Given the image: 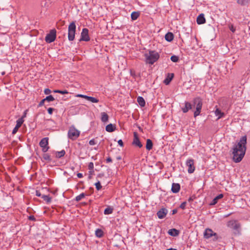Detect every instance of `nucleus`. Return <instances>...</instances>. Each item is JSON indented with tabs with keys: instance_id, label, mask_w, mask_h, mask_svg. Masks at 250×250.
<instances>
[{
	"instance_id": "nucleus-1",
	"label": "nucleus",
	"mask_w": 250,
	"mask_h": 250,
	"mask_svg": "<svg viewBox=\"0 0 250 250\" xmlns=\"http://www.w3.org/2000/svg\"><path fill=\"white\" fill-rule=\"evenodd\" d=\"M247 137L243 136L237 145L233 147V160L236 163L240 162L244 157L246 151Z\"/></svg>"
},
{
	"instance_id": "nucleus-2",
	"label": "nucleus",
	"mask_w": 250,
	"mask_h": 250,
	"mask_svg": "<svg viewBox=\"0 0 250 250\" xmlns=\"http://www.w3.org/2000/svg\"><path fill=\"white\" fill-rule=\"evenodd\" d=\"M146 63L153 64L159 58L160 55L155 51H149L148 53L145 54Z\"/></svg>"
},
{
	"instance_id": "nucleus-3",
	"label": "nucleus",
	"mask_w": 250,
	"mask_h": 250,
	"mask_svg": "<svg viewBox=\"0 0 250 250\" xmlns=\"http://www.w3.org/2000/svg\"><path fill=\"white\" fill-rule=\"evenodd\" d=\"M193 103L194 106L196 107V110L194 113V117L199 115L201 113L203 103L202 100L200 97H196L193 99Z\"/></svg>"
},
{
	"instance_id": "nucleus-4",
	"label": "nucleus",
	"mask_w": 250,
	"mask_h": 250,
	"mask_svg": "<svg viewBox=\"0 0 250 250\" xmlns=\"http://www.w3.org/2000/svg\"><path fill=\"white\" fill-rule=\"evenodd\" d=\"M76 29V26L75 25V22L74 21H72L69 25L68 29V38L70 41H72L75 39Z\"/></svg>"
},
{
	"instance_id": "nucleus-5",
	"label": "nucleus",
	"mask_w": 250,
	"mask_h": 250,
	"mask_svg": "<svg viewBox=\"0 0 250 250\" xmlns=\"http://www.w3.org/2000/svg\"><path fill=\"white\" fill-rule=\"evenodd\" d=\"M80 134V132L78 129L73 126H71L69 129L68 136L70 139L75 140L79 137Z\"/></svg>"
},
{
	"instance_id": "nucleus-6",
	"label": "nucleus",
	"mask_w": 250,
	"mask_h": 250,
	"mask_svg": "<svg viewBox=\"0 0 250 250\" xmlns=\"http://www.w3.org/2000/svg\"><path fill=\"white\" fill-rule=\"evenodd\" d=\"M56 38V30L52 29L49 33L47 34L45 37V40L47 43H51L54 42Z\"/></svg>"
},
{
	"instance_id": "nucleus-7",
	"label": "nucleus",
	"mask_w": 250,
	"mask_h": 250,
	"mask_svg": "<svg viewBox=\"0 0 250 250\" xmlns=\"http://www.w3.org/2000/svg\"><path fill=\"white\" fill-rule=\"evenodd\" d=\"M204 237L206 239H208L212 236H213V240L216 241L218 239V235L216 233L214 232L211 229H207L204 233Z\"/></svg>"
},
{
	"instance_id": "nucleus-8",
	"label": "nucleus",
	"mask_w": 250,
	"mask_h": 250,
	"mask_svg": "<svg viewBox=\"0 0 250 250\" xmlns=\"http://www.w3.org/2000/svg\"><path fill=\"white\" fill-rule=\"evenodd\" d=\"M48 138L47 137L43 138L39 143L40 146L42 147V151L43 152H46L49 148V146H48Z\"/></svg>"
},
{
	"instance_id": "nucleus-9",
	"label": "nucleus",
	"mask_w": 250,
	"mask_h": 250,
	"mask_svg": "<svg viewBox=\"0 0 250 250\" xmlns=\"http://www.w3.org/2000/svg\"><path fill=\"white\" fill-rule=\"evenodd\" d=\"M88 30L87 28H83L81 35L80 41L88 42L90 41V37L88 34Z\"/></svg>"
},
{
	"instance_id": "nucleus-10",
	"label": "nucleus",
	"mask_w": 250,
	"mask_h": 250,
	"mask_svg": "<svg viewBox=\"0 0 250 250\" xmlns=\"http://www.w3.org/2000/svg\"><path fill=\"white\" fill-rule=\"evenodd\" d=\"M194 163V160L192 159H188L186 162V165L188 167V171L189 173H192L195 170Z\"/></svg>"
},
{
	"instance_id": "nucleus-11",
	"label": "nucleus",
	"mask_w": 250,
	"mask_h": 250,
	"mask_svg": "<svg viewBox=\"0 0 250 250\" xmlns=\"http://www.w3.org/2000/svg\"><path fill=\"white\" fill-rule=\"evenodd\" d=\"M227 226L228 227L235 230H238L240 228V224L236 220H231L228 222Z\"/></svg>"
},
{
	"instance_id": "nucleus-12",
	"label": "nucleus",
	"mask_w": 250,
	"mask_h": 250,
	"mask_svg": "<svg viewBox=\"0 0 250 250\" xmlns=\"http://www.w3.org/2000/svg\"><path fill=\"white\" fill-rule=\"evenodd\" d=\"M133 137H134V138H133L132 144L136 146H138L139 148L142 147L143 145L140 141L137 132H134Z\"/></svg>"
},
{
	"instance_id": "nucleus-13",
	"label": "nucleus",
	"mask_w": 250,
	"mask_h": 250,
	"mask_svg": "<svg viewBox=\"0 0 250 250\" xmlns=\"http://www.w3.org/2000/svg\"><path fill=\"white\" fill-rule=\"evenodd\" d=\"M23 122H24V120L22 119V118H21L17 121V122H16L17 124H16V126L14 127V128L13 129V130L12 131L13 134H15L17 132L18 129L21 126Z\"/></svg>"
},
{
	"instance_id": "nucleus-14",
	"label": "nucleus",
	"mask_w": 250,
	"mask_h": 250,
	"mask_svg": "<svg viewBox=\"0 0 250 250\" xmlns=\"http://www.w3.org/2000/svg\"><path fill=\"white\" fill-rule=\"evenodd\" d=\"M167 213V209L165 208H162L157 212V215L159 219H163L166 217Z\"/></svg>"
},
{
	"instance_id": "nucleus-15",
	"label": "nucleus",
	"mask_w": 250,
	"mask_h": 250,
	"mask_svg": "<svg viewBox=\"0 0 250 250\" xmlns=\"http://www.w3.org/2000/svg\"><path fill=\"white\" fill-rule=\"evenodd\" d=\"M192 108V104L188 102H185V106L182 108V110L184 113H187L189 110Z\"/></svg>"
},
{
	"instance_id": "nucleus-16",
	"label": "nucleus",
	"mask_w": 250,
	"mask_h": 250,
	"mask_svg": "<svg viewBox=\"0 0 250 250\" xmlns=\"http://www.w3.org/2000/svg\"><path fill=\"white\" fill-rule=\"evenodd\" d=\"M196 21L198 24H202L206 22V19L203 14H201L197 17Z\"/></svg>"
},
{
	"instance_id": "nucleus-17",
	"label": "nucleus",
	"mask_w": 250,
	"mask_h": 250,
	"mask_svg": "<svg viewBox=\"0 0 250 250\" xmlns=\"http://www.w3.org/2000/svg\"><path fill=\"white\" fill-rule=\"evenodd\" d=\"M215 115L216 116H218L217 120L220 119V118L223 117L225 116V113L221 111L220 109L216 106V109L214 111Z\"/></svg>"
},
{
	"instance_id": "nucleus-18",
	"label": "nucleus",
	"mask_w": 250,
	"mask_h": 250,
	"mask_svg": "<svg viewBox=\"0 0 250 250\" xmlns=\"http://www.w3.org/2000/svg\"><path fill=\"white\" fill-rule=\"evenodd\" d=\"M174 77V74L173 73H168L167 76V78L165 79V80L164 81V83L166 84H168L171 81V80L173 79Z\"/></svg>"
},
{
	"instance_id": "nucleus-19",
	"label": "nucleus",
	"mask_w": 250,
	"mask_h": 250,
	"mask_svg": "<svg viewBox=\"0 0 250 250\" xmlns=\"http://www.w3.org/2000/svg\"><path fill=\"white\" fill-rule=\"evenodd\" d=\"M180 189V185L178 183H173L171 188V191L173 193H177Z\"/></svg>"
},
{
	"instance_id": "nucleus-20",
	"label": "nucleus",
	"mask_w": 250,
	"mask_h": 250,
	"mask_svg": "<svg viewBox=\"0 0 250 250\" xmlns=\"http://www.w3.org/2000/svg\"><path fill=\"white\" fill-rule=\"evenodd\" d=\"M116 129L115 125H112V124H110L106 126L105 130L106 131L108 132H112L115 131Z\"/></svg>"
},
{
	"instance_id": "nucleus-21",
	"label": "nucleus",
	"mask_w": 250,
	"mask_h": 250,
	"mask_svg": "<svg viewBox=\"0 0 250 250\" xmlns=\"http://www.w3.org/2000/svg\"><path fill=\"white\" fill-rule=\"evenodd\" d=\"M168 233L172 236H176L179 235V231L175 229H170L168 230Z\"/></svg>"
},
{
	"instance_id": "nucleus-22",
	"label": "nucleus",
	"mask_w": 250,
	"mask_h": 250,
	"mask_svg": "<svg viewBox=\"0 0 250 250\" xmlns=\"http://www.w3.org/2000/svg\"><path fill=\"white\" fill-rule=\"evenodd\" d=\"M224 195L223 194H220L213 199L210 203V205H214L218 202L219 199H220L223 197Z\"/></svg>"
},
{
	"instance_id": "nucleus-23",
	"label": "nucleus",
	"mask_w": 250,
	"mask_h": 250,
	"mask_svg": "<svg viewBox=\"0 0 250 250\" xmlns=\"http://www.w3.org/2000/svg\"><path fill=\"white\" fill-rule=\"evenodd\" d=\"M137 102L141 107H144L146 105L145 101L142 97L139 96L137 98Z\"/></svg>"
},
{
	"instance_id": "nucleus-24",
	"label": "nucleus",
	"mask_w": 250,
	"mask_h": 250,
	"mask_svg": "<svg viewBox=\"0 0 250 250\" xmlns=\"http://www.w3.org/2000/svg\"><path fill=\"white\" fill-rule=\"evenodd\" d=\"M146 149L148 150H150L153 147V143L152 141L148 139L146 140Z\"/></svg>"
},
{
	"instance_id": "nucleus-25",
	"label": "nucleus",
	"mask_w": 250,
	"mask_h": 250,
	"mask_svg": "<svg viewBox=\"0 0 250 250\" xmlns=\"http://www.w3.org/2000/svg\"><path fill=\"white\" fill-rule=\"evenodd\" d=\"M140 15V12L139 11L133 12L131 14V18L133 21L137 20Z\"/></svg>"
},
{
	"instance_id": "nucleus-26",
	"label": "nucleus",
	"mask_w": 250,
	"mask_h": 250,
	"mask_svg": "<svg viewBox=\"0 0 250 250\" xmlns=\"http://www.w3.org/2000/svg\"><path fill=\"white\" fill-rule=\"evenodd\" d=\"M173 34L171 32H168L165 35V39L168 42H171L173 40Z\"/></svg>"
},
{
	"instance_id": "nucleus-27",
	"label": "nucleus",
	"mask_w": 250,
	"mask_h": 250,
	"mask_svg": "<svg viewBox=\"0 0 250 250\" xmlns=\"http://www.w3.org/2000/svg\"><path fill=\"white\" fill-rule=\"evenodd\" d=\"M102 117L101 120L103 122H106L108 120V116L105 112H102L101 113Z\"/></svg>"
},
{
	"instance_id": "nucleus-28",
	"label": "nucleus",
	"mask_w": 250,
	"mask_h": 250,
	"mask_svg": "<svg viewBox=\"0 0 250 250\" xmlns=\"http://www.w3.org/2000/svg\"><path fill=\"white\" fill-rule=\"evenodd\" d=\"M95 235L97 237L101 238L104 235V232L101 229H97L95 231Z\"/></svg>"
},
{
	"instance_id": "nucleus-29",
	"label": "nucleus",
	"mask_w": 250,
	"mask_h": 250,
	"mask_svg": "<svg viewBox=\"0 0 250 250\" xmlns=\"http://www.w3.org/2000/svg\"><path fill=\"white\" fill-rule=\"evenodd\" d=\"M65 154V152L64 150H62L61 151H57L56 152V157L60 158L63 157Z\"/></svg>"
},
{
	"instance_id": "nucleus-30",
	"label": "nucleus",
	"mask_w": 250,
	"mask_h": 250,
	"mask_svg": "<svg viewBox=\"0 0 250 250\" xmlns=\"http://www.w3.org/2000/svg\"><path fill=\"white\" fill-rule=\"evenodd\" d=\"M250 1V0H237V2L238 4L241 5H245L248 4Z\"/></svg>"
},
{
	"instance_id": "nucleus-31",
	"label": "nucleus",
	"mask_w": 250,
	"mask_h": 250,
	"mask_svg": "<svg viewBox=\"0 0 250 250\" xmlns=\"http://www.w3.org/2000/svg\"><path fill=\"white\" fill-rule=\"evenodd\" d=\"M86 100L93 103H97L99 102V100L98 99L88 96Z\"/></svg>"
},
{
	"instance_id": "nucleus-32",
	"label": "nucleus",
	"mask_w": 250,
	"mask_h": 250,
	"mask_svg": "<svg viewBox=\"0 0 250 250\" xmlns=\"http://www.w3.org/2000/svg\"><path fill=\"white\" fill-rule=\"evenodd\" d=\"M42 198L47 204L50 203L51 201V198L49 195H42Z\"/></svg>"
},
{
	"instance_id": "nucleus-33",
	"label": "nucleus",
	"mask_w": 250,
	"mask_h": 250,
	"mask_svg": "<svg viewBox=\"0 0 250 250\" xmlns=\"http://www.w3.org/2000/svg\"><path fill=\"white\" fill-rule=\"evenodd\" d=\"M113 208L110 207L106 208L104 210V214L105 215L110 214L112 213Z\"/></svg>"
},
{
	"instance_id": "nucleus-34",
	"label": "nucleus",
	"mask_w": 250,
	"mask_h": 250,
	"mask_svg": "<svg viewBox=\"0 0 250 250\" xmlns=\"http://www.w3.org/2000/svg\"><path fill=\"white\" fill-rule=\"evenodd\" d=\"M86 195L84 193H82L79 195L77 196L75 198V200L77 202H79L80 200H81L83 198H84L85 196Z\"/></svg>"
},
{
	"instance_id": "nucleus-35",
	"label": "nucleus",
	"mask_w": 250,
	"mask_h": 250,
	"mask_svg": "<svg viewBox=\"0 0 250 250\" xmlns=\"http://www.w3.org/2000/svg\"><path fill=\"white\" fill-rule=\"evenodd\" d=\"M42 157H43V159L46 160V161H51V159L50 158V155L48 154H47V153L43 154V155H42Z\"/></svg>"
},
{
	"instance_id": "nucleus-36",
	"label": "nucleus",
	"mask_w": 250,
	"mask_h": 250,
	"mask_svg": "<svg viewBox=\"0 0 250 250\" xmlns=\"http://www.w3.org/2000/svg\"><path fill=\"white\" fill-rule=\"evenodd\" d=\"M88 169L89 170H90V172H94V170H93V169H94V164H93V162H90L88 164Z\"/></svg>"
},
{
	"instance_id": "nucleus-37",
	"label": "nucleus",
	"mask_w": 250,
	"mask_h": 250,
	"mask_svg": "<svg viewBox=\"0 0 250 250\" xmlns=\"http://www.w3.org/2000/svg\"><path fill=\"white\" fill-rule=\"evenodd\" d=\"M54 92L55 93H60L61 94H65L68 93V92L66 90H55Z\"/></svg>"
},
{
	"instance_id": "nucleus-38",
	"label": "nucleus",
	"mask_w": 250,
	"mask_h": 250,
	"mask_svg": "<svg viewBox=\"0 0 250 250\" xmlns=\"http://www.w3.org/2000/svg\"><path fill=\"white\" fill-rule=\"evenodd\" d=\"M170 59L173 62H176L179 61V57L177 56L173 55L171 57Z\"/></svg>"
},
{
	"instance_id": "nucleus-39",
	"label": "nucleus",
	"mask_w": 250,
	"mask_h": 250,
	"mask_svg": "<svg viewBox=\"0 0 250 250\" xmlns=\"http://www.w3.org/2000/svg\"><path fill=\"white\" fill-rule=\"evenodd\" d=\"M95 185L97 190H100L102 189V187L100 181H98V182L96 183Z\"/></svg>"
},
{
	"instance_id": "nucleus-40",
	"label": "nucleus",
	"mask_w": 250,
	"mask_h": 250,
	"mask_svg": "<svg viewBox=\"0 0 250 250\" xmlns=\"http://www.w3.org/2000/svg\"><path fill=\"white\" fill-rule=\"evenodd\" d=\"M45 101H47L48 102L53 101L55 99L54 97L52 95H49L47 96L46 98H45Z\"/></svg>"
},
{
	"instance_id": "nucleus-41",
	"label": "nucleus",
	"mask_w": 250,
	"mask_h": 250,
	"mask_svg": "<svg viewBox=\"0 0 250 250\" xmlns=\"http://www.w3.org/2000/svg\"><path fill=\"white\" fill-rule=\"evenodd\" d=\"M79 188H84L83 182L81 181L78 183L77 185V188L78 189Z\"/></svg>"
},
{
	"instance_id": "nucleus-42",
	"label": "nucleus",
	"mask_w": 250,
	"mask_h": 250,
	"mask_svg": "<svg viewBox=\"0 0 250 250\" xmlns=\"http://www.w3.org/2000/svg\"><path fill=\"white\" fill-rule=\"evenodd\" d=\"M229 27L232 32L234 33L235 31V28L233 26L232 24H229Z\"/></svg>"
},
{
	"instance_id": "nucleus-43",
	"label": "nucleus",
	"mask_w": 250,
	"mask_h": 250,
	"mask_svg": "<svg viewBox=\"0 0 250 250\" xmlns=\"http://www.w3.org/2000/svg\"><path fill=\"white\" fill-rule=\"evenodd\" d=\"M89 144L90 146H93V145H95V144H96V142H95V139H93L90 140L89 142Z\"/></svg>"
},
{
	"instance_id": "nucleus-44",
	"label": "nucleus",
	"mask_w": 250,
	"mask_h": 250,
	"mask_svg": "<svg viewBox=\"0 0 250 250\" xmlns=\"http://www.w3.org/2000/svg\"><path fill=\"white\" fill-rule=\"evenodd\" d=\"M186 204H187L186 202H183V203L181 204V205H180V207L182 209H184L186 208Z\"/></svg>"
},
{
	"instance_id": "nucleus-45",
	"label": "nucleus",
	"mask_w": 250,
	"mask_h": 250,
	"mask_svg": "<svg viewBox=\"0 0 250 250\" xmlns=\"http://www.w3.org/2000/svg\"><path fill=\"white\" fill-rule=\"evenodd\" d=\"M76 97L83 98L86 100L87 96L82 94H78L76 95Z\"/></svg>"
},
{
	"instance_id": "nucleus-46",
	"label": "nucleus",
	"mask_w": 250,
	"mask_h": 250,
	"mask_svg": "<svg viewBox=\"0 0 250 250\" xmlns=\"http://www.w3.org/2000/svg\"><path fill=\"white\" fill-rule=\"evenodd\" d=\"M54 110V109L51 107H49L47 109V111L49 114H52L53 113V111Z\"/></svg>"
},
{
	"instance_id": "nucleus-47",
	"label": "nucleus",
	"mask_w": 250,
	"mask_h": 250,
	"mask_svg": "<svg viewBox=\"0 0 250 250\" xmlns=\"http://www.w3.org/2000/svg\"><path fill=\"white\" fill-rule=\"evenodd\" d=\"M45 99L42 100L39 103V105H38V106L40 107V106H42L43 105L44 103V102H45Z\"/></svg>"
},
{
	"instance_id": "nucleus-48",
	"label": "nucleus",
	"mask_w": 250,
	"mask_h": 250,
	"mask_svg": "<svg viewBox=\"0 0 250 250\" xmlns=\"http://www.w3.org/2000/svg\"><path fill=\"white\" fill-rule=\"evenodd\" d=\"M118 144L122 147H123L124 146V143L123 142V141L122 140H119L118 141Z\"/></svg>"
},
{
	"instance_id": "nucleus-49",
	"label": "nucleus",
	"mask_w": 250,
	"mask_h": 250,
	"mask_svg": "<svg viewBox=\"0 0 250 250\" xmlns=\"http://www.w3.org/2000/svg\"><path fill=\"white\" fill-rule=\"evenodd\" d=\"M28 219L32 221H35L36 219L33 215H30L28 217Z\"/></svg>"
},
{
	"instance_id": "nucleus-50",
	"label": "nucleus",
	"mask_w": 250,
	"mask_h": 250,
	"mask_svg": "<svg viewBox=\"0 0 250 250\" xmlns=\"http://www.w3.org/2000/svg\"><path fill=\"white\" fill-rule=\"evenodd\" d=\"M51 93V90L48 88L44 90V93L45 94H49Z\"/></svg>"
},
{
	"instance_id": "nucleus-51",
	"label": "nucleus",
	"mask_w": 250,
	"mask_h": 250,
	"mask_svg": "<svg viewBox=\"0 0 250 250\" xmlns=\"http://www.w3.org/2000/svg\"><path fill=\"white\" fill-rule=\"evenodd\" d=\"M36 195L38 197H42V195L41 194V193H40V191H36Z\"/></svg>"
},
{
	"instance_id": "nucleus-52",
	"label": "nucleus",
	"mask_w": 250,
	"mask_h": 250,
	"mask_svg": "<svg viewBox=\"0 0 250 250\" xmlns=\"http://www.w3.org/2000/svg\"><path fill=\"white\" fill-rule=\"evenodd\" d=\"M77 175V177L79 178H81L83 177V175L81 173H78Z\"/></svg>"
},
{
	"instance_id": "nucleus-53",
	"label": "nucleus",
	"mask_w": 250,
	"mask_h": 250,
	"mask_svg": "<svg viewBox=\"0 0 250 250\" xmlns=\"http://www.w3.org/2000/svg\"><path fill=\"white\" fill-rule=\"evenodd\" d=\"M112 159L110 157H108L106 159V162L109 163L112 162Z\"/></svg>"
},
{
	"instance_id": "nucleus-54",
	"label": "nucleus",
	"mask_w": 250,
	"mask_h": 250,
	"mask_svg": "<svg viewBox=\"0 0 250 250\" xmlns=\"http://www.w3.org/2000/svg\"><path fill=\"white\" fill-rule=\"evenodd\" d=\"M177 212V210L176 209H174L172 210V214H175Z\"/></svg>"
},
{
	"instance_id": "nucleus-55",
	"label": "nucleus",
	"mask_w": 250,
	"mask_h": 250,
	"mask_svg": "<svg viewBox=\"0 0 250 250\" xmlns=\"http://www.w3.org/2000/svg\"><path fill=\"white\" fill-rule=\"evenodd\" d=\"M27 110L25 111L23 116L21 117L22 119L26 116Z\"/></svg>"
},
{
	"instance_id": "nucleus-56",
	"label": "nucleus",
	"mask_w": 250,
	"mask_h": 250,
	"mask_svg": "<svg viewBox=\"0 0 250 250\" xmlns=\"http://www.w3.org/2000/svg\"><path fill=\"white\" fill-rule=\"evenodd\" d=\"M177 250L175 249L170 248V249H167V250Z\"/></svg>"
},
{
	"instance_id": "nucleus-57",
	"label": "nucleus",
	"mask_w": 250,
	"mask_h": 250,
	"mask_svg": "<svg viewBox=\"0 0 250 250\" xmlns=\"http://www.w3.org/2000/svg\"><path fill=\"white\" fill-rule=\"evenodd\" d=\"M94 172H90V170L89 171V173H90V175H92L93 174Z\"/></svg>"
},
{
	"instance_id": "nucleus-58",
	"label": "nucleus",
	"mask_w": 250,
	"mask_h": 250,
	"mask_svg": "<svg viewBox=\"0 0 250 250\" xmlns=\"http://www.w3.org/2000/svg\"><path fill=\"white\" fill-rule=\"evenodd\" d=\"M229 215H231V213H229V214L227 215V216H229Z\"/></svg>"
},
{
	"instance_id": "nucleus-59",
	"label": "nucleus",
	"mask_w": 250,
	"mask_h": 250,
	"mask_svg": "<svg viewBox=\"0 0 250 250\" xmlns=\"http://www.w3.org/2000/svg\"><path fill=\"white\" fill-rule=\"evenodd\" d=\"M229 215H231V213H229V214L227 215V216H229Z\"/></svg>"
},
{
	"instance_id": "nucleus-60",
	"label": "nucleus",
	"mask_w": 250,
	"mask_h": 250,
	"mask_svg": "<svg viewBox=\"0 0 250 250\" xmlns=\"http://www.w3.org/2000/svg\"><path fill=\"white\" fill-rule=\"evenodd\" d=\"M229 215H231V213H229V214L227 215V216H229Z\"/></svg>"
}]
</instances>
